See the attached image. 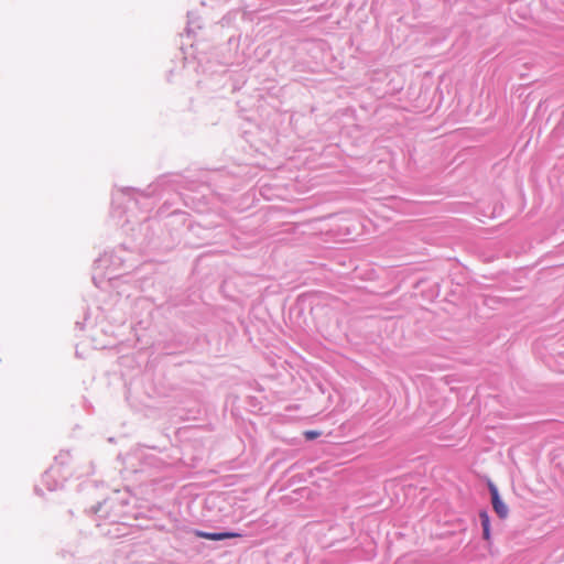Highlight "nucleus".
I'll return each instance as SVG.
<instances>
[{"instance_id":"7ed1b4c3","label":"nucleus","mask_w":564,"mask_h":564,"mask_svg":"<svg viewBox=\"0 0 564 564\" xmlns=\"http://www.w3.org/2000/svg\"><path fill=\"white\" fill-rule=\"evenodd\" d=\"M479 520L482 527V538L487 542L491 540V530H490V518L487 511L482 510L479 512Z\"/></svg>"},{"instance_id":"f257e3e1","label":"nucleus","mask_w":564,"mask_h":564,"mask_svg":"<svg viewBox=\"0 0 564 564\" xmlns=\"http://www.w3.org/2000/svg\"><path fill=\"white\" fill-rule=\"evenodd\" d=\"M489 491L491 495V502L495 512L501 518L506 519L509 514L507 505L500 499L497 487L494 484H489Z\"/></svg>"},{"instance_id":"f03ea898","label":"nucleus","mask_w":564,"mask_h":564,"mask_svg":"<svg viewBox=\"0 0 564 564\" xmlns=\"http://www.w3.org/2000/svg\"><path fill=\"white\" fill-rule=\"evenodd\" d=\"M195 535L202 539L210 540V541H221L227 539L240 538V533L236 532H205V531H196Z\"/></svg>"},{"instance_id":"20e7f679","label":"nucleus","mask_w":564,"mask_h":564,"mask_svg":"<svg viewBox=\"0 0 564 564\" xmlns=\"http://www.w3.org/2000/svg\"><path fill=\"white\" fill-rule=\"evenodd\" d=\"M319 434H321V433H319V432H317V431H306V432L304 433V435H305V437H306L307 440H314V438L318 437V436H319Z\"/></svg>"}]
</instances>
